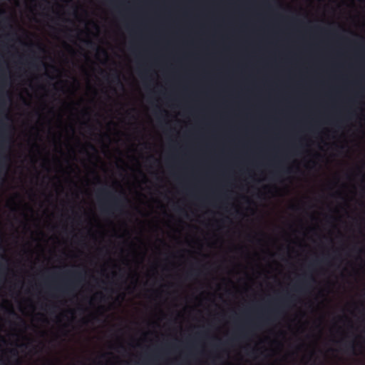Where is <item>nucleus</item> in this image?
I'll return each instance as SVG.
<instances>
[{
  "mask_svg": "<svg viewBox=\"0 0 365 365\" xmlns=\"http://www.w3.org/2000/svg\"><path fill=\"white\" fill-rule=\"evenodd\" d=\"M98 192L106 198V203L101 207V212L106 215L113 214V211H120L123 202L128 201L125 195H114L107 187L100 189Z\"/></svg>",
  "mask_w": 365,
  "mask_h": 365,
  "instance_id": "1",
  "label": "nucleus"
},
{
  "mask_svg": "<svg viewBox=\"0 0 365 365\" xmlns=\"http://www.w3.org/2000/svg\"><path fill=\"white\" fill-rule=\"evenodd\" d=\"M292 297H287L285 299H284L282 301L281 304L279 306L276 307L274 309L270 310L269 312V316L263 317L262 319V321L269 322L272 319L271 316L274 317V318H277L278 316L283 313L282 308L284 307H287L289 302H292Z\"/></svg>",
  "mask_w": 365,
  "mask_h": 365,
  "instance_id": "2",
  "label": "nucleus"
},
{
  "mask_svg": "<svg viewBox=\"0 0 365 365\" xmlns=\"http://www.w3.org/2000/svg\"><path fill=\"white\" fill-rule=\"evenodd\" d=\"M71 274L75 277V280L70 281L68 283H67L65 285L63 289L58 288L57 290L68 292V291H71L73 287H74V285H76V284L78 281L82 280L83 274L81 272H71Z\"/></svg>",
  "mask_w": 365,
  "mask_h": 365,
  "instance_id": "3",
  "label": "nucleus"
},
{
  "mask_svg": "<svg viewBox=\"0 0 365 365\" xmlns=\"http://www.w3.org/2000/svg\"><path fill=\"white\" fill-rule=\"evenodd\" d=\"M308 279L311 282H314V278L312 276L309 277L308 279L304 278L301 282L297 284L296 288L297 291H305L306 288L309 287Z\"/></svg>",
  "mask_w": 365,
  "mask_h": 365,
  "instance_id": "4",
  "label": "nucleus"
},
{
  "mask_svg": "<svg viewBox=\"0 0 365 365\" xmlns=\"http://www.w3.org/2000/svg\"><path fill=\"white\" fill-rule=\"evenodd\" d=\"M344 345L346 351L356 354V344L354 341L351 342H345Z\"/></svg>",
  "mask_w": 365,
  "mask_h": 365,
  "instance_id": "5",
  "label": "nucleus"
},
{
  "mask_svg": "<svg viewBox=\"0 0 365 365\" xmlns=\"http://www.w3.org/2000/svg\"><path fill=\"white\" fill-rule=\"evenodd\" d=\"M113 81H116L118 83H120V85H122L120 81V76H119V74L118 73H115L113 76Z\"/></svg>",
  "mask_w": 365,
  "mask_h": 365,
  "instance_id": "6",
  "label": "nucleus"
},
{
  "mask_svg": "<svg viewBox=\"0 0 365 365\" xmlns=\"http://www.w3.org/2000/svg\"><path fill=\"white\" fill-rule=\"evenodd\" d=\"M89 147H90V148H91V149H92L93 150H95V151L96 150L95 146H94V145H93L92 144H89Z\"/></svg>",
  "mask_w": 365,
  "mask_h": 365,
  "instance_id": "7",
  "label": "nucleus"
},
{
  "mask_svg": "<svg viewBox=\"0 0 365 365\" xmlns=\"http://www.w3.org/2000/svg\"><path fill=\"white\" fill-rule=\"evenodd\" d=\"M241 334H242V335L243 336H245V335H246V331H245L244 330H242H242H241Z\"/></svg>",
  "mask_w": 365,
  "mask_h": 365,
  "instance_id": "8",
  "label": "nucleus"
},
{
  "mask_svg": "<svg viewBox=\"0 0 365 365\" xmlns=\"http://www.w3.org/2000/svg\"><path fill=\"white\" fill-rule=\"evenodd\" d=\"M87 44L89 45V46H92L93 45V42L91 41H87Z\"/></svg>",
  "mask_w": 365,
  "mask_h": 365,
  "instance_id": "9",
  "label": "nucleus"
},
{
  "mask_svg": "<svg viewBox=\"0 0 365 365\" xmlns=\"http://www.w3.org/2000/svg\"><path fill=\"white\" fill-rule=\"evenodd\" d=\"M193 275V272L192 271H190L188 274H187V276L189 277H191Z\"/></svg>",
  "mask_w": 365,
  "mask_h": 365,
  "instance_id": "10",
  "label": "nucleus"
},
{
  "mask_svg": "<svg viewBox=\"0 0 365 365\" xmlns=\"http://www.w3.org/2000/svg\"><path fill=\"white\" fill-rule=\"evenodd\" d=\"M11 314H12L14 315H16V314L13 310L11 311Z\"/></svg>",
  "mask_w": 365,
  "mask_h": 365,
  "instance_id": "11",
  "label": "nucleus"
},
{
  "mask_svg": "<svg viewBox=\"0 0 365 365\" xmlns=\"http://www.w3.org/2000/svg\"><path fill=\"white\" fill-rule=\"evenodd\" d=\"M179 211L182 212V209L179 208Z\"/></svg>",
  "mask_w": 365,
  "mask_h": 365,
  "instance_id": "12",
  "label": "nucleus"
}]
</instances>
